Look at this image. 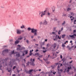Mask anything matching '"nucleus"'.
Segmentation results:
<instances>
[{
    "label": "nucleus",
    "mask_w": 76,
    "mask_h": 76,
    "mask_svg": "<svg viewBox=\"0 0 76 76\" xmlns=\"http://www.w3.org/2000/svg\"><path fill=\"white\" fill-rule=\"evenodd\" d=\"M28 31H30L31 30V32L32 33H34V35L36 36L37 35V29H34V28H30V27H28Z\"/></svg>",
    "instance_id": "obj_1"
},
{
    "label": "nucleus",
    "mask_w": 76,
    "mask_h": 76,
    "mask_svg": "<svg viewBox=\"0 0 76 76\" xmlns=\"http://www.w3.org/2000/svg\"><path fill=\"white\" fill-rule=\"evenodd\" d=\"M47 11L46 10H45L44 12H40L39 13V15L41 17H43V16L46 15V12Z\"/></svg>",
    "instance_id": "obj_2"
},
{
    "label": "nucleus",
    "mask_w": 76,
    "mask_h": 76,
    "mask_svg": "<svg viewBox=\"0 0 76 76\" xmlns=\"http://www.w3.org/2000/svg\"><path fill=\"white\" fill-rule=\"evenodd\" d=\"M7 61V59H5V60H1V61H0V70H1V68L2 67V62H3V63H4L6 62V61Z\"/></svg>",
    "instance_id": "obj_3"
},
{
    "label": "nucleus",
    "mask_w": 76,
    "mask_h": 76,
    "mask_svg": "<svg viewBox=\"0 0 76 76\" xmlns=\"http://www.w3.org/2000/svg\"><path fill=\"white\" fill-rule=\"evenodd\" d=\"M75 36L76 37V34H74L73 35H69V37H70V38H75Z\"/></svg>",
    "instance_id": "obj_4"
},
{
    "label": "nucleus",
    "mask_w": 76,
    "mask_h": 76,
    "mask_svg": "<svg viewBox=\"0 0 76 76\" xmlns=\"http://www.w3.org/2000/svg\"><path fill=\"white\" fill-rule=\"evenodd\" d=\"M17 33L18 34H21V31L20 30L17 29Z\"/></svg>",
    "instance_id": "obj_5"
},
{
    "label": "nucleus",
    "mask_w": 76,
    "mask_h": 76,
    "mask_svg": "<svg viewBox=\"0 0 76 76\" xmlns=\"http://www.w3.org/2000/svg\"><path fill=\"white\" fill-rule=\"evenodd\" d=\"M8 51V50H7V49L5 50H3V51L2 52V54H4V53H7Z\"/></svg>",
    "instance_id": "obj_6"
},
{
    "label": "nucleus",
    "mask_w": 76,
    "mask_h": 76,
    "mask_svg": "<svg viewBox=\"0 0 76 76\" xmlns=\"http://www.w3.org/2000/svg\"><path fill=\"white\" fill-rule=\"evenodd\" d=\"M18 47L17 49V50H22V49H20L21 48V46L20 45H18Z\"/></svg>",
    "instance_id": "obj_7"
},
{
    "label": "nucleus",
    "mask_w": 76,
    "mask_h": 76,
    "mask_svg": "<svg viewBox=\"0 0 76 76\" xmlns=\"http://www.w3.org/2000/svg\"><path fill=\"white\" fill-rule=\"evenodd\" d=\"M30 61H31L32 62H31V64L33 65V66H34V62H33L32 61V59H30Z\"/></svg>",
    "instance_id": "obj_8"
},
{
    "label": "nucleus",
    "mask_w": 76,
    "mask_h": 76,
    "mask_svg": "<svg viewBox=\"0 0 76 76\" xmlns=\"http://www.w3.org/2000/svg\"><path fill=\"white\" fill-rule=\"evenodd\" d=\"M47 24H48V22H47V21L45 20V21H44L43 24L45 25H46Z\"/></svg>",
    "instance_id": "obj_9"
},
{
    "label": "nucleus",
    "mask_w": 76,
    "mask_h": 76,
    "mask_svg": "<svg viewBox=\"0 0 76 76\" xmlns=\"http://www.w3.org/2000/svg\"><path fill=\"white\" fill-rule=\"evenodd\" d=\"M72 69V68L71 67H68L67 68V72H69V70L70 69Z\"/></svg>",
    "instance_id": "obj_10"
},
{
    "label": "nucleus",
    "mask_w": 76,
    "mask_h": 76,
    "mask_svg": "<svg viewBox=\"0 0 76 76\" xmlns=\"http://www.w3.org/2000/svg\"><path fill=\"white\" fill-rule=\"evenodd\" d=\"M52 47L53 48H55L56 47V43H55L54 45H52Z\"/></svg>",
    "instance_id": "obj_11"
},
{
    "label": "nucleus",
    "mask_w": 76,
    "mask_h": 76,
    "mask_svg": "<svg viewBox=\"0 0 76 76\" xmlns=\"http://www.w3.org/2000/svg\"><path fill=\"white\" fill-rule=\"evenodd\" d=\"M16 53H17L16 56H17V57H19L20 56V54L18 53L17 52H16Z\"/></svg>",
    "instance_id": "obj_12"
},
{
    "label": "nucleus",
    "mask_w": 76,
    "mask_h": 76,
    "mask_svg": "<svg viewBox=\"0 0 76 76\" xmlns=\"http://www.w3.org/2000/svg\"><path fill=\"white\" fill-rule=\"evenodd\" d=\"M25 28V26L23 25H22V26H20V28H21V29H23V28Z\"/></svg>",
    "instance_id": "obj_13"
},
{
    "label": "nucleus",
    "mask_w": 76,
    "mask_h": 76,
    "mask_svg": "<svg viewBox=\"0 0 76 76\" xmlns=\"http://www.w3.org/2000/svg\"><path fill=\"white\" fill-rule=\"evenodd\" d=\"M50 56V55H49L48 56V57H47V58H46V59H44V60L45 61H47V60H48V58H49V57Z\"/></svg>",
    "instance_id": "obj_14"
},
{
    "label": "nucleus",
    "mask_w": 76,
    "mask_h": 76,
    "mask_svg": "<svg viewBox=\"0 0 76 76\" xmlns=\"http://www.w3.org/2000/svg\"><path fill=\"white\" fill-rule=\"evenodd\" d=\"M19 42V41L18 40H16L15 42V44H18Z\"/></svg>",
    "instance_id": "obj_15"
},
{
    "label": "nucleus",
    "mask_w": 76,
    "mask_h": 76,
    "mask_svg": "<svg viewBox=\"0 0 76 76\" xmlns=\"http://www.w3.org/2000/svg\"><path fill=\"white\" fill-rule=\"evenodd\" d=\"M65 36L66 35L65 34L62 35V38H65Z\"/></svg>",
    "instance_id": "obj_16"
},
{
    "label": "nucleus",
    "mask_w": 76,
    "mask_h": 76,
    "mask_svg": "<svg viewBox=\"0 0 76 76\" xmlns=\"http://www.w3.org/2000/svg\"><path fill=\"white\" fill-rule=\"evenodd\" d=\"M55 7H53L52 8V10L53 12H54L55 11Z\"/></svg>",
    "instance_id": "obj_17"
},
{
    "label": "nucleus",
    "mask_w": 76,
    "mask_h": 76,
    "mask_svg": "<svg viewBox=\"0 0 76 76\" xmlns=\"http://www.w3.org/2000/svg\"><path fill=\"white\" fill-rule=\"evenodd\" d=\"M70 18L71 20H73V19H74V18H73L72 16H71L70 17Z\"/></svg>",
    "instance_id": "obj_18"
},
{
    "label": "nucleus",
    "mask_w": 76,
    "mask_h": 76,
    "mask_svg": "<svg viewBox=\"0 0 76 76\" xmlns=\"http://www.w3.org/2000/svg\"><path fill=\"white\" fill-rule=\"evenodd\" d=\"M70 14L72 16H74V13H73L72 12H71Z\"/></svg>",
    "instance_id": "obj_19"
},
{
    "label": "nucleus",
    "mask_w": 76,
    "mask_h": 76,
    "mask_svg": "<svg viewBox=\"0 0 76 76\" xmlns=\"http://www.w3.org/2000/svg\"><path fill=\"white\" fill-rule=\"evenodd\" d=\"M37 55V56H39V53H35V55Z\"/></svg>",
    "instance_id": "obj_20"
},
{
    "label": "nucleus",
    "mask_w": 76,
    "mask_h": 76,
    "mask_svg": "<svg viewBox=\"0 0 76 76\" xmlns=\"http://www.w3.org/2000/svg\"><path fill=\"white\" fill-rule=\"evenodd\" d=\"M59 69H60V66H58V72H59Z\"/></svg>",
    "instance_id": "obj_21"
},
{
    "label": "nucleus",
    "mask_w": 76,
    "mask_h": 76,
    "mask_svg": "<svg viewBox=\"0 0 76 76\" xmlns=\"http://www.w3.org/2000/svg\"><path fill=\"white\" fill-rule=\"evenodd\" d=\"M62 47H65V45L64 44H62Z\"/></svg>",
    "instance_id": "obj_22"
},
{
    "label": "nucleus",
    "mask_w": 76,
    "mask_h": 76,
    "mask_svg": "<svg viewBox=\"0 0 76 76\" xmlns=\"http://www.w3.org/2000/svg\"><path fill=\"white\" fill-rule=\"evenodd\" d=\"M26 42H27V44H28L29 43V41L27 39L26 40Z\"/></svg>",
    "instance_id": "obj_23"
},
{
    "label": "nucleus",
    "mask_w": 76,
    "mask_h": 76,
    "mask_svg": "<svg viewBox=\"0 0 76 76\" xmlns=\"http://www.w3.org/2000/svg\"><path fill=\"white\" fill-rule=\"evenodd\" d=\"M33 71V69H31V70H30L29 72V73L31 72H32V71Z\"/></svg>",
    "instance_id": "obj_24"
},
{
    "label": "nucleus",
    "mask_w": 76,
    "mask_h": 76,
    "mask_svg": "<svg viewBox=\"0 0 76 76\" xmlns=\"http://www.w3.org/2000/svg\"><path fill=\"white\" fill-rule=\"evenodd\" d=\"M53 40H54V41H57V38L53 39Z\"/></svg>",
    "instance_id": "obj_25"
},
{
    "label": "nucleus",
    "mask_w": 76,
    "mask_h": 76,
    "mask_svg": "<svg viewBox=\"0 0 76 76\" xmlns=\"http://www.w3.org/2000/svg\"><path fill=\"white\" fill-rule=\"evenodd\" d=\"M70 10H71V9L69 8H68L67 10V11H69Z\"/></svg>",
    "instance_id": "obj_26"
},
{
    "label": "nucleus",
    "mask_w": 76,
    "mask_h": 76,
    "mask_svg": "<svg viewBox=\"0 0 76 76\" xmlns=\"http://www.w3.org/2000/svg\"><path fill=\"white\" fill-rule=\"evenodd\" d=\"M23 38V37H20V38H18V40H21Z\"/></svg>",
    "instance_id": "obj_27"
},
{
    "label": "nucleus",
    "mask_w": 76,
    "mask_h": 76,
    "mask_svg": "<svg viewBox=\"0 0 76 76\" xmlns=\"http://www.w3.org/2000/svg\"><path fill=\"white\" fill-rule=\"evenodd\" d=\"M65 21H64V23H62V25H65Z\"/></svg>",
    "instance_id": "obj_28"
},
{
    "label": "nucleus",
    "mask_w": 76,
    "mask_h": 76,
    "mask_svg": "<svg viewBox=\"0 0 76 76\" xmlns=\"http://www.w3.org/2000/svg\"><path fill=\"white\" fill-rule=\"evenodd\" d=\"M25 72H26V73H28L29 74H30V73L29 72V71H26Z\"/></svg>",
    "instance_id": "obj_29"
},
{
    "label": "nucleus",
    "mask_w": 76,
    "mask_h": 76,
    "mask_svg": "<svg viewBox=\"0 0 76 76\" xmlns=\"http://www.w3.org/2000/svg\"><path fill=\"white\" fill-rule=\"evenodd\" d=\"M24 52H25L26 54H27L28 53V52L27 51H24Z\"/></svg>",
    "instance_id": "obj_30"
},
{
    "label": "nucleus",
    "mask_w": 76,
    "mask_h": 76,
    "mask_svg": "<svg viewBox=\"0 0 76 76\" xmlns=\"http://www.w3.org/2000/svg\"><path fill=\"white\" fill-rule=\"evenodd\" d=\"M14 52V50H13L12 52H11V54H13Z\"/></svg>",
    "instance_id": "obj_31"
},
{
    "label": "nucleus",
    "mask_w": 76,
    "mask_h": 76,
    "mask_svg": "<svg viewBox=\"0 0 76 76\" xmlns=\"http://www.w3.org/2000/svg\"><path fill=\"white\" fill-rule=\"evenodd\" d=\"M67 72V71L66 70V69H64V72Z\"/></svg>",
    "instance_id": "obj_32"
},
{
    "label": "nucleus",
    "mask_w": 76,
    "mask_h": 76,
    "mask_svg": "<svg viewBox=\"0 0 76 76\" xmlns=\"http://www.w3.org/2000/svg\"><path fill=\"white\" fill-rule=\"evenodd\" d=\"M74 24H76V20H74Z\"/></svg>",
    "instance_id": "obj_33"
},
{
    "label": "nucleus",
    "mask_w": 76,
    "mask_h": 76,
    "mask_svg": "<svg viewBox=\"0 0 76 76\" xmlns=\"http://www.w3.org/2000/svg\"><path fill=\"white\" fill-rule=\"evenodd\" d=\"M33 51V50H30V53H31Z\"/></svg>",
    "instance_id": "obj_34"
},
{
    "label": "nucleus",
    "mask_w": 76,
    "mask_h": 76,
    "mask_svg": "<svg viewBox=\"0 0 76 76\" xmlns=\"http://www.w3.org/2000/svg\"><path fill=\"white\" fill-rule=\"evenodd\" d=\"M50 13H49V12H48V15L50 16Z\"/></svg>",
    "instance_id": "obj_35"
},
{
    "label": "nucleus",
    "mask_w": 76,
    "mask_h": 76,
    "mask_svg": "<svg viewBox=\"0 0 76 76\" xmlns=\"http://www.w3.org/2000/svg\"><path fill=\"white\" fill-rule=\"evenodd\" d=\"M76 31L75 30H74L73 31V33H75L76 32Z\"/></svg>",
    "instance_id": "obj_36"
},
{
    "label": "nucleus",
    "mask_w": 76,
    "mask_h": 76,
    "mask_svg": "<svg viewBox=\"0 0 76 76\" xmlns=\"http://www.w3.org/2000/svg\"><path fill=\"white\" fill-rule=\"evenodd\" d=\"M58 38L59 39H61V37H59V36L58 37Z\"/></svg>",
    "instance_id": "obj_37"
},
{
    "label": "nucleus",
    "mask_w": 76,
    "mask_h": 76,
    "mask_svg": "<svg viewBox=\"0 0 76 76\" xmlns=\"http://www.w3.org/2000/svg\"><path fill=\"white\" fill-rule=\"evenodd\" d=\"M58 36H58V35H56V38H58Z\"/></svg>",
    "instance_id": "obj_38"
},
{
    "label": "nucleus",
    "mask_w": 76,
    "mask_h": 76,
    "mask_svg": "<svg viewBox=\"0 0 76 76\" xmlns=\"http://www.w3.org/2000/svg\"><path fill=\"white\" fill-rule=\"evenodd\" d=\"M42 56H42V55H41V56H39V58L42 57Z\"/></svg>",
    "instance_id": "obj_39"
},
{
    "label": "nucleus",
    "mask_w": 76,
    "mask_h": 76,
    "mask_svg": "<svg viewBox=\"0 0 76 76\" xmlns=\"http://www.w3.org/2000/svg\"><path fill=\"white\" fill-rule=\"evenodd\" d=\"M72 62H73V61H71L69 62V63L71 64V63H72Z\"/></svg>",
    "instance_id": "obj_40"
},
{
    "label": "nucleus",
    "mask_w": 76,
    "mask_h": 76,
    "mask_svg": "<svg viewBox=\"0 0 76 76\" xmlns=\"http://www.w3.org/2000/svg\"><path fill=\"white\" fill-rule=\"evenodd\" d=\"M63 71V69H61L60 70V71H61V72H62Z\"/></svg>",
    "instance_id": "obj_41"
},
{
    "label": "nucleus",
    "mask_w": 76,
    "mask_h": 76,
    "mask_svg": "<svg viewBox=\"0 0 76 76\" xmlns=\"http://www.w3.org/2000/svg\"><path fill=\"white\" fill-rule=\"evenodd\" d=\"M56 73V72H53V74L54 75H55Z\"/></svg>",
    "instance_id": "obj_42"
},
{
    "label": "nucleus",
    "mask_w": 76,
    "mask_h": 76,
    "mask_svg": "<svg viewBox=\"0 0 76 76\" xmlns=\"http://www.w3.org/2000/svg\"><path fill=\"white\" fill-rule=\"evenodd\" d=\"M16 67L15 66H14L13 67V69H15L16 68Z\"/></svg>",
    "instance_id": "obj_43"
},
{
    "label": "nucleus",
    "mask_w": 76,
    "mask_h": 76,
    "mask_svg": "<svg viewBox=\"0 0 76 76\" xmlns=\"http://www.w3.org/2000/svg\"><path fill=\"white\" fill-rule=\"evenodd\" d=\"M46 50H44V51H43V53H45L46 52Z\"/></svg>",
    "instance_id": "obj_44"
},
{
    "label": "nucleus",
    "mask_w": 76,
    "mask_h": 76,
    "mask_svg": "<svg viewBox=\"0 0 76 76\" xmlns=\"http://www.w3.org/2000/svg\"><path fill=\"white\" fill-rule=\"evenodd\" d=\"M45 45V42H43L42 43V45Z\"/></svg>",
    "instance_id": "obj_45"
},
{
    "label": "nucleus",
    "mask_w": 76,
    "mask_h": 76,
    "mask_svg": "<svg viewBox=\"0 0 76 76\" xmlns=\"http://www.w3.org/2000/svg\"><path fill=\"white\" fill-rule=\"evenodd\" d=\"M29 53V55L30 56H31V55L32 54V53Z\"/></svg>",
    "instance_id": "obj_46"
},
{
    "label": "nucleus",
    "mask_w": 76,
    "mask_h": 76,
    "mask_svg": "<svg viewBox=\"0 0 76 76\" xmlns=\"http://www.w3.org/2000/svg\"><path fill=\"white\" fill-rule=\"evenodd\" d=\"M58 34L59 35H60V34H61V33L60 32H58Z\"/></svg>",
    "instance_id": "obj_47"
},
{
    "label": "nucleus",
    "mask_w": 76,
    "mask_h": 76,
    "mask_svg": "<svg viewBox=\"0 0 76 76\" xmlns=\"http://www.w3.org/2000/svg\"><path fill=\"white\" fill-rule=\"evenodd\" d=\"M39 51V50H36L35 51V52H37Z\"/></svg>",
    "instance_id": "obj_48"
},
{
    "label": "nucleus",
    "mask_w": 76,
    "mask_h": 76,
    "mask_svg": "<svg viewBox=\"0 0 76 76\" xmlns=\"http://www.w3.org/2000/svg\"><path fill=\"white\" fill-rule=\"evenodd\" d=\"M10 71H11V69H10V70H8V72H10Z\"/></svg>",
    "instance_id": "obj_49"
},
{
    "label": "nucleus",
    "mask_w": 76,
    "mask_h": 76,
    "mask_svg": "<svg viewBox=\"0 0 76 76\" xmlns=\"http://www.w3.org/2000/svg\"><path fill=\"white\" fill-rule=\"evenodd\" d=\"M52 34H56V32H53Z\"/></svg>",
    "instance_id": "obj_50"
},
{
    "label": "nucleus",
    "mask_w": 76,
    "mask_h": 76,
    "mask_svg": "<svg viewBox=\"0 0 76 76\" xmlns=\"http://www.w3.org/2000/svg\"><path fill=\"white\" fill-rule=\"evenodd\" d=\"M45 42H47L48 41V39H45Z\"/></svg>",
    "instance_id": "obj_51"
},
{
    "label": "nucleus",
    "mask_w": 76,
    "mask_h": 76,
    "mask_svg": "<svg viewBox=\"0 0 76 76\" xmlns=\"http://www.w3.org/2000/svg\"><path fill=\"white\" fill-rule=\"evenodd\" d=\"M25 49V48H24V47H22V48L21 49Z\"/></svg>",
    "instance_id": "obj_52"
},
{
    "label": "nucleus",
    "mask_w": 76,
    "mask_h": 76,
    "mask_svg": "<svg viewBox=\"0 0 76 76\" xmlns=\"http://www.w3.org/2000/svg\"><path fill=\"white\" fill-rule=\"evenodd\" d=\"M60 57H61V59H62V57L61 55L60 56Z\"/></svg>",
    "instance_id": "obj_53"
},
{
    "label": "nucleus",
    "mask_w": 76,
    "mask_h": 76,
    "mask_svg": "<svg viewBox=\"0 0 76 76\" xmlns=\"http://www.w3.org/2000/svg\"><path fill=\"white\" fill-rule=\"evenodd\" d=\"M63 30V28L62 27V28H61V31H62Z\"/></svg>",
    "instance_id": "obj_54"
},
{
    "label": "nucleus",
    "mask_w": 76,
    "mask_h": 76,
    "mask_svg": "<svg viewBox=\"0 0 76 76\" xmlns=\"http://www.w3.org/2000/svg\"><path fill=\"white\" fill-rule=\"evenodd\" d=\"M71 48H70V47H69V48L68 49H69V50H70Z\"/></svg>",
    "instance_id": "obj_55"
},
{
    "label": "nucleus",
    "mask_w": 76,
    "mask_h": 76,
    "mask_svg": "<svg viewBox=\"0 0 76 76\" xmlns=\"http://www.w3.org/2000/svg\"><path fill=\"white\" fill-rule=\"evenodd\" d=\"M72 1V0H70L69 1V3H71Z\"/></svg>",
    "instance_id": "obj_56"
},
{
    "label": "nucleus",
    "mask_w": 76,
    "mask_h": 76,
    "mask_svg": "<svg viewBox=\"0 0 76 76\" xmlns=\"http://www.w3.org/2000/svg\"><path fill=\"white\" fill-rule=\"evenodd\" d=\"M72 40H71L70 41V43H72Z\"/></svg>",
    "instance_id": "obj_57"
},
{
    "label": "nucleus",
    "mask_w": 76,
    "mask_h": 76,
    "mask_svg": "<svg viewBox=\"0 0 76 76\" xmlns=\"http://www.w3.org/2000/svg\"><path fill=\"white\" fill-rule=\"evenodd\" d=\"M67 48H69V46H67Z\"/></svg>",
    "instance_id": "obj_58"
},
{
    "label": "nucleus",
    "mask_w": 76,
    "mask_h": 76,
    "mask_svg": "<svg viewBox=\"0 0 76 76\" xmlns=\"http://www.w3.org/2000/svg\"><path fill=\"white\" fill-rule=\"evenodd\" d=\"M12 76H15V74L13 75Z\"/></svg>",
    "instance_id": "obj_59"
},
{
    "label": "nucleus",
    "mask_w": 76,
    "mask_h": 76,
    "mask_svg": "<svg viewBox=\"0 0 76 76\" xmlns=\"http://www.w3.org/2000/svg\"><path fill=\"white\" fill-rule=\"evenodd\" d=\"M66 43H67L68 42V41H66V42H65Z\"/></svg>",
    "instance_id": "obj_60"
},
{
    "label": "nucleus",
    "mask_w": 76,
    "mask_h": 76,
    "mask_svg": "<svg viewBox=\"0 0 76 76\" xmlns=\"http://www.w3.org/2000/svg\"><path fill=\"white\" fill-rule=\"evenodd\" d=\"M62 31L61 30H59V32H61Z\"/></svg>",
    "instance_id": "obj_61"
},
{
    "label": "nucleus",
    "mask_w": 76,
    "mask_h": 76,
    "mask_svg": "<svg viewBox=\"0 0 76 76\" xmlns=\"http://www.w3.org/2000/svg\"><path fill=\"white\" fill-rule=\"evenodd\" d=\"M73 47H74V46H72V47H71V48H73Z\"/></svg>",
    "instance_id": "obj_62"
},
{
    "label": "nucleus",
    "mask_w": 76,
    "mask_h": 76,
    "mask_svg": "<svg viewBox=\"0 0 76 76\" xmlns=\"http://www.w3.org/2000/svg\"><path fill=\"white\" fill-rule=\"evenodd\" d=\"M33 61H35V59H34H34H33Z\"/></svg>",
    "instance_id": "obj_63"
},
{
    "label": "nucleus",
    "mask_w": 76,
    "mask_h": 76,
    "mask_svg": "<svg viewBox=\"0 0 76 76\" xmlns=\"http://www.w3.org/2000/svg\"><path fill=\"white\" fill-rule=\"evenodd\" d=\"M13 41V40H10V42H12Z\"/></svg>",
    "instance_id": "obj_64"
}]
</instances>
